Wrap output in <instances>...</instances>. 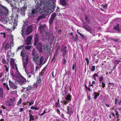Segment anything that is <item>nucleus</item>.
Instances as JSON below:
<instances>
[{
    "instance_id": "f257e3e1",
    "label": "nucleus",
    "mask_w": 121,
    "mask_h": 121,
    "mask_svg": "<svg viewBox=\"0 0 121 121\" xmlns=\"http://www.w3.org/2000/svg\"><path fill=\"white\" fill-rule=\"evenodd\" d=\"M32 56L33 58V60L35 63L37 64L36 66L35 72L38 71L39 67L40 68L45 63V62L43 63L44 60V57L42 56L39 58V54L37 53L35 48H33L32 52Z\"/></svg>"
},
{
    "instance_id": "f03ea898",
    "label": "nucleus",
    "mask_w": 121,
    "mask_h": 121,
    "mask_svg": "<svg viewBox=\"0 0 121 121\" xmlns=\"http://www.w3.org/2000/svg\"><path fill=\"white\" fill-rule=\"evenodd\" d=\"M55 0H50L46 4H44L43 9L48 13H51L54 11L55 7Z\"/></svg>"
},
{
    "instance_id": "7ed1b4c3",
    "label": "nucleus",
    "mask_w": 121,
    "mask_h": 121,
    "mask_svg": "<svg viewBox=\"0 0 121 121\" xmlns=\"http://www.w3.org/2000/svg\"><path fill=\"white\" fill-rule=\"evenodd\" d=\"M39 35L36 34L35 35L34 37V45H36V48L38 49L40 53L42 52V45L41 43H38L39 40Z\"/></svg>"
},
{
    "instance_id": "20e7f679",
    "label": "nucleus",
    "mask_w": 121,
    "mask_h": 121,
    "mask_svg": "<svg viewBox=\"0 0 121 121\" xmlns=\"http://www.w3.org/2000/svg\"><path fill=\"white\" fill-rule=\"evenodd\" d=\"M22 29L21 34L22 36L24 37L25 35H28L31 32L33 28L31 25H30L28 26L26 28V30L25 32V26H23L22 27Z\"/></svg>"
},
{
    "instance_id": "39448f33",
    "label": "nucleus",
    "mask_w": 121,
    "mask_h": 121,
    "mask_svg": "<svg viewBox=\"0 0 121 121\" xmlns=\"http://www.w3.org/2000/svg\"><path fill=\"white\" fill-rule=\"evenodd\" d=\"M83 25L84 28L89 32L93 36H95V30L94 29H93L92 28L89 26L85 22H83Z\"/></svg>"
},
{
    "instance_id": "423d86ee",
    "label": "nucleus",
    "mask_w": 121,
    "mask_h": 121,
    "mask_svg": "<svg viewBox=\"0 0 121 121\" xmlns=\"http://www.w3.org/2000/svg\"><path fill=\"white\" fill-rule=\"evenodd\" d=\"M57 15L56 13L54 12L51 15V17L49 20V23L50 27H52L53 26V23L55 18Z\"/></svg>"
},
{
    "instance_id": "0eeeda50",
    "label": "nucleus",
    "mask_w": 121,
    "mask_h": 121,
    "mask_svg": "<svg viewBox=\"0 0 121 121\" xmlns=\"http://www.w3.org/2000/svg\"><path fill=\"white\" fill-rule=\"evenodd\" d=\"M11 24H13V26L12 28H13V29H14L16 28L15 27L17 25L18 21V19L13 17L11 18Z\"/></svg>"
},
{
    "instance_id": "6e6552de",
    "label": "nucleus",
    "mask_w": 121,
    "mask_h": 121,
    "mask_svg": "<svg viewBox=\"0 0 121 121\" xmlns=\"http://www.w3.org/2000/svg\"><path fill=\"white\" fill-rule=\"evenodd\" d=\"M6 1L8 2L10 4V5L13 8L12 10H14L17 9L18 10V9L17 7L15 6H14V5L16 4V0H6Z\"/></svg>"
},
{
    "instance_id": "1a4fd4ad",
    "label": "nucleus",
    "mask_w": 121,
    "mask_h": 121,
    "mask_svg": "<svg viewBox=\"0 0 121 121\" xmlns=\"http://www.w3.org/2000/svg\"><path fill=\"white\" fill-rule=\"evenodd\" d=\"M22 61L23 68L26 70L27 68V66L29 62L28 56L26 57V58H23Z\"/></svg>"
},
{
    "instance_id": "9d476101",
    "label": "nucleus",
    "mask_w": 121,
    "mask_h": 121,
    "mask_svg": "<svg viewBox=\"0 0 121 121\" xmlns=\"http://www.w3.org/2000/svg\"><path fill=\"white\" fill-rule=\"evenodd\" d=\"M21 77L20 78L19 80L18 81V82L21 85H23L26 82V79L23 77L22 76L21 74H20Z\"/></svg>"
},
{
    "instance_id": "9b49d317",
    "label": "nucleus",
    "mask_w": 121,
    "mask_h": 121,
    "mask_svg": "<svg viewBox=\"0 0 121 121\" xmlns=\"http://www.w3.org/2000/svg\"><path fill=\"white\" fill-rule=\"evenodd\" d=\"M9 85L11 89L16 90L17 86L16 84L11 81L10 79H9Z\"/></svg>"
},
{
    "instance_id": "f8f14e48",
    "label": "nucleus",
    "mask_w": 121,
    "mask_h": 121,
    "mask_svg": "<svg viewBox=\"0 0 121 121\" xmlns=\"http://www.w3.org/2000/svg\"><path fill=\"white\" fill-rule=\"evenodd\" d=\"M4 48L5 51L8 50V53L11 52V46L9 43H7L5 44Z\"/></svg>"
},
{
    "instance_id": "ddd939ff",
    "label": "nucleus",
    "mask_w": 121,
    "mask_h": 121,
    "mask_svg": "<svg viewBox=\"0 0 121 121\" xmlns=\"http://www.w3.org/2000/svg\"><path fill=\"white\" fill-rule=\"evenodd\" d=\"M37 85L36 86V89L39 88L40 87L42 83L41 82V78L40 76H38L37 78Z\"/></svg>"
},
{
    "instance_id": "4468645a",
    "label": "nucleus",
    "mask_w": 121,
    "mask_h": 121,
    "mask_svg": "<svg viewBox=\"0 0 121 121\" xmlns=\"http://www.w3.org/2000/svg\"><path fill=\"white\" fill-rule=\"evenodd\" d=\"M67 48L66 46H63L61 50V51L62 52V56L64 58L67 52V51L66 49Z\"/></svg>"
},
{
    "instance_id": "2eb2a0df",
    "label": "nucleus",
    "mask_w": 121,
    "mask_h": 121,
    "mask_svg": "<svg viewBox=\"0 0 121 121\" xmlns=\"http://www.w3.org/2000/svg\"><path fill=\"white\" fill-rule=\"evenodd\" d=\"M32 36L30 35L28 37L25 41V44L27 45H29L31 43L32 39Z\"/></svg>"
},
{
    "instance_id": "dca6fc26",
    "label": "nucleus",
    "mask_w": 121,
    "mask_h": 121,
    "mask_svg": "<svg viewBox=\"0 0 121 121\" xmlns=\"http://www.w3.org/2000/svg\"><path fill=\"white\" fill-rule=\"evenodd\" d=\"M35 11L36 10L35 9H34L32 10L31 12H30L29 13L28 15L30 17L32 18L35 17L36 15L35 13Z\"/></svg>"
},
{
    "instance_id": "f3484780",
    "label": "nucleus",
    "mask_w": 121,
    "mask_h": 121,
    "mask_svg": "<svg viewBox=\"0 0 121 121\" xmlns=\"http://www.w3.org/2000/svg\"><path fill=\"white\" fill-rule=\"evenodd\" d=\"M20 55L23 58H26V57L28 56H27V51L24 49L21 52Z\"/></svg>"
},
{
    "instance_id": "a211bd4d",
    "label": "nucleus",
    "mask_w": 121,
    "mask_h": 121,
    "mask_svg": "<svg viewBox=\"0 0 121 121\" xmlns=\"http://www.w3.org/2000/svg\"><path fill=\"white\" fill-rule=\"evenodd\" d=\"M43 49H44V52L46 53L49 52V49L48 48L47 45L44 43L42 46Z\"/></svg>"
},
{
    "instance_id": "6ab92c4d",
    "label": "nucleus",
    "mask_w": 121,
    "mask_h": 121,
    "mask_svg": "<svg viewBox=\"0 0 121 121\" xmlns=\"http://www.w3.org/2000/svg\"><path fill=\"white\" fill-rule=\"evenodd\" d=\"M27 9V7H23L21 8L19 12L22 14L24 15L25 14V11Z\"/></svg>"
},
{
    "instance_id": "aec40b11",
    "label": "nucleus",
    "mask_w": 121,
    "mask_h": 121,
    "mask_svg": "<svg viewBox=\"0 0 121 121\" xmlns=\"http://www.w3.org/2000/svg\"><path fill=\"white\" fill-rule=\"evenodd\" d=\"M3 15L5 16H7L9 14V11L8 9L6 7H4V9H3Z\"/></svg>"
},
{
    "instance_id": "412c9836",
    "label": "nucleus",
    "mask_w": 121,
    "mask_h": 121,
    "mask_svg": "<svg viewBox=\"0 0 121 121\" xmlns=\"http://www.w3.org/2000/svg\"><path fill=\"white\" fill-rule=\"evenodd\" d=\"M113 29L117 31L118 32H120V30L119 28V24H117L114 26L113 27Z\"/></svg>"
},
{
    "instance_id": "4be33fe9",
    "label": "nucleus",
    "mask_w": 121,
    "mask_h": 121,
    "mask_svg": "<svg viewBox=\"0 0 121 121\" xmlns=\"http://www.w3.org/2000/svg\"><path fill=\"white\" fill-rule=\"evenodd\" d=\"M85 20L86 22L88 24H90L91 23L90 20L89 19V17L90 16H87L86 15H85Z\"/></svg>"
},
{
    "instance_id": "5701e85b",
    "label": "nucleus",
    "mask_w": 121,
    "mask_h": 121,
    "mask_svg": "<svg viewBox=\"0 0 121 121\" xmlns=\"http://www.w3.org/2000/svg\"><path fill=\"white\" fill-rule=\"evenodd\" d=\"M49 34L47 32L45 31L43 35V36L48 39H49Z\"/></svg>"
},
{
    "instance_id": "b1692460",
    "label": "nucleus",
    "mask_w": 121,
    "mask_h": 121,
    "mask_svg": "<svg viewBox=\"0 0 121 121\" xmlns=\"http://www.w3.org/2000/svg\"><path fill=\"white\" fill-rule=\"evenodd\" d=\"M71 108L69 107V106H67L66 108L67 112L66 113L68 114H72L73 112L72 111H70L69 110Z\"/></svg>"
},
{
    "instance_id": "393cba45",
    "label": "nucleus",
    "mask_w": 121,
    "mask_h": 121,
    "mask_svg": "<svg viewBox=\"0 0 121 121\" xmlns=\"http://www.w3.org/2000/svg\"><path fill=\"white\" fill-rule=\"evenodd\" d=\"M75 38H74V36H73L72 38V39L74 41H77L78 38V35L77 34H76L75 35Z\"/></svg>"
},
{
    "instance_id": "a878e982",
    "label": "nucleus",
    "mask_w": 121,
    "mask_h": 121,
    "mask_svg": "<svg viewBox=\"0 0 121 121\" xmlns=\"http://www.w3.org/2000/svg\"><path fill=\"white\" fill-rule=\"evenodd\" d=\"M65 99L67 101H70L71 100V96L69 94H68L65 98Z\"/></svg>"
},
{
    "instance_id": "bb28decb",
    "label": "nucleus",
    "mask_w": 121,
    "mask_h": 121,
    "mask_svg": "<svg viewBox=\"0 0 121 121\" xmlns=\"http://www.w3.org/2000/svg\"><path fill=\"white\" fill-rule=\"evenodd\" d=\"M4 6L1 5L0 6V16L1 15V14L3 13V9H4Z\"/></svg>"
},
{
    "instance_id": "cd10ccee",
    "label": "nucleus",
    "mask_w": 121,
    "mask_h": 121,
    "mask_svg": "<svg viewBox=\"0 0 121 121\" xmlns=\"http://www.w3.org/2000/svg\"><path fill=\"white\" fill-rule=\"evenodd\" d=\"M99 94L96 92H94L93 93V96L95 99H96L97 97L99 95Z\"/></svg>"
},
{
    "instance_id": "c85d7f7f",
    "label": "nucleus",
    "mask_w": 121,
    "mask_h": 121,
    "mask_svg": "<svg viewBox=\"0 0 121 121\" xmlns=\"http://www.w3.org/2000/svg\"><path fill=\"white\" fill-rule=\"evenodd\" d=\"M3 89L2 87L0 88V96L1 98L3 97Z\"/></svg>"
},
{
    "instance_id": "c756f323",
    "label": "nucleus",
    "mask_w": 121,
    "mask_h": 121,
    "mask_svg": "<svg viewBox=\"0 0 121 121\" xmlns=\"http://www.w3.org/2000/svg\"><path fill=\"white\" fill-rule=\"evenodd\" d=\"M65 0H60V2L63 5L65 6L66 5Z\"/></svg>"
},
{
    "instance_id": "7c9ffc66",
    "label": "nucleus",
    "mask_w": 121,
    "mask_h": 121,
    "mask_svg": "<svg viewBox=\"0 0 121 121\" xmlns=\"http://www.w3.org/2000/svg\"><path fill=\"white\" fill-rule=\"evenodd\" d=\"M34 116L32 115H30L29 116L30 120L29 121H33L34 120Z\"/></svg>"
},
{
    "instance_id": "2f4dec72",
    "label": "nucleus",
    "mask_w": 121,
    "mask_h": 121,
    "mask_svg": "<svg viewBox=\"0 0 121 121\" xmlns=\"http://www.w3.org/2000/svg\"><path fill=\"white\" fill-rule=\"evenodd\" d=\"M68 92L66 90H65L63 92V93L62 94V95L64 97H65L66 96V95L68 93Z\"/></svg>"
},
{
    "instance_id": "473e14b6",
    "label": "nucleus",
    "mask_w": 121,
    "mask_h": 121,
    "mask_svg": "<svg viewBox=\"0 0 121 121\" xmlns=\"http://www.w3.org/2000/svg\"><path fill=\"white\" fill-rule=\"evenodd\" d=\"M2 63L4 64H8V62H7L5 60V58H3L2 59Z\"/></svg>"
},
{
    "instance_id": "72a5a7b5",
    "label": "nucleus",
    "mask_w": 121,
    "mask_h": 121,
    "mask_svg": "<svg viewBox=\"0 0 121 121\" xmlns=\"http://www.w3.org/2000/svg\"><path fill=\"white\" fill-rule=\"evenodd\" d=\"M96 77H98V74H97L96 73H95L93 76V77L94 78V79L96 81V79L95 78Z\"/></svg>"
},
{
    "instance_id": "f704fd0d",
    "label": "nucleus",
    "mask_w": 121,
    "mask_h": 121,
    "mask_svg": "<svg viewBox=\"0 0 121 121\" xmlns=\"http://www.w3.org/2000/svg\"><path fill=\"white\" fill-rule=\"evenodd\" d=\"M32 88V86H29L27 87L26 88V91H28L29 90H31Z\"/></svg>"
},
{
    "instance_id": "c9c22d12",
    "label": "nucleus",
    "mask_w": 121,
    "mask_h": 121,
    "mask_svg": "<svg viewBox=\"0 0 121 121\" xmlns=\"http://www.w3.org/2000/svg\"><path fill=\"white\" fill-rule=\"evenodd\" d=\"M45 71L44 70H43V69H42L40 73L39 74V76L42 77V76L43 75V74L45 72Z\"/></svg>"
},
{
    "instance_id": "e433bc0d",
    "label": "nucleus",
    "mask_w": 121,
    "mask_h": 121,
    "mask_svg": "<svg viewBox=\"0 0 121 121\" xmlns=\"http://www.w3.org/2000/svg\"><path fill=\"white\" fill-rule=\"evenodd\" d=\"M13 102L10 101L7 103V105L8 106H10L12 105H13Z\"/></svg>"
},
{
    "instance_id": "4c0bfd02",
    "label": "nucleus",
    "mask_w": 121,
    "mask_h": 121,
    "mask_svg": "<svg viewBox=\"0 0 121 121\" xmlns=\"http://www.w3.org/2000/svg\"><path fill=\"white\" fill-rule=\"evenodd\" d=\"M120 62V60H116L114 61V64L115 65H117L119 64Z\"/></svg>"
},
{
    "instance_id": "58836bf2",
    "label": "nucleus",
    "mask_w": 121,
    "mask_h": 121,
    "mask_svg": "<svg viewBox=\"0 0 121 121\" xmlns=\"http://www.w3.org/2000/svg\"><path fill=\"white\" fill-rule=\"evenodd\" d=\"M76 63V62H75ZM75 68V71H76V63H75L73 65V66H72V69L73 70Z\"/></svg>"
},
{
    "instance_id": "ea45409f",
    "label": "nucleus",
    "mask_w": 121,
    "mask_h": 121,
    "mask_svg": "<svg viewBox=\"0 0 121 121\" xmlns=\"http://www.w3.org/2000/svg\"><path fill=\"white\" fill-rule=\"evenodd\" d=\"M14 60L13 58H11L10 60V64H14Z\"/></svg>"
},
{
    "instance_id": "a19ab883",
    "label": "nucleus",
    "mask_w": 121,
    "mask_h": 121,
    "mask_svg": "<svg viewBox=\"0 0 121 121\" xmlns=\"http://www.w3.org/2000/svg\"><path fill=\"white\" fill-rule=\"evenodd\" d=\"M45 26V25H41L39 26V28L40 29H44V27Z\"/></svg>"
},
{
    "instance_id": "79ce46f5",
    "label": "nucleus",
    "mask_w": 121,
    "mask_h": 121,
    "mask_svg": "<svg viewBox=\"0 0 121 121\" xmlns=\"http://www.w3.org/2000/svg\"><path fill=\"white\" fill-rule=\"evenodd\" d=\"M22 48L21 47V46L20 45L17 48L16 50V52H18L21 49H22Z\"/></svg>"
},
{
    "instance_id": "37998d69",
    "label": "nucleus",
    "mask_w": 121,
    "mask_h": 121,
    "mask_svg": "<svg viewBox=\"0 0 121 121\" xmlns=\"http://www.w3.org/2000/svg\"><path fill=\"white\" fill-rule=\"evenodd\" d=\"M31 47V46H27L25 47V48L26 50L30 49Z\"/></svg>"
},
{
    "instance_id": "c03bdc74",
    "label": "nucleus",
    "mask_w": 121,
    "mask_h": 121,
    "mask_svg": "<svg viewBox=\"0 0 121 121\" xmlns=\"http://www.w3.org/2000/svg\"><path fill=\"white\" fill-rule=\"evenodd\" d=\"M22 99L21 98H20L19 100L18 101V102H17V105H19L20 104L22 101Z\"/></svg>"
},
{
    "instance_id": "a18cd8bd",
    "label": "nucleus",
    "mask_w": 121,
    "mask_h": 121,
    "mask_svg": "<svg viewBox=\"0 0 121 121\" xmlns=\"http://www.w3.org/2000/svg\"><path fill=\"white\" fill-rule=\"evenodd\" d=\"M30 108L32 109H35V110H38L39 109V108H36V107H34L33 106H31Z\"/></svg>"
},
{
    "instance_id": "49530a36",
    "label": "nucleus",
    "mask_w": 121,
    "mask_h": 121,
    "mask_svg": "<svg viewBox=\"0 0 121 121\" xmlns=\"http://www.w3.org/2000/svg\"><path fill=\"white\" fill-rule=\"evenodd\" d=\"M95 66H93L91 68V70L93 72L94 71L95 69Z\"/></svg>"
},
{
    "instance_id": "de8ad7c7",
    "label": "nucleus",
    "mask_w": 121,
    "mask_h": 121,
    "mask_svg": "<svg viewBox=\"0 0 121 121\" xmlns=\"http://www.w3.org/2000/svg\"><path fill=\"white\" fill-rule=\"evenodd\" d=\"M34 104V101L33 100H32L31 102H29V106L33 104Z\"/></svg>"
},
{
    "instance_id": "09e8293b",
    "label": "nucleus",
    "mask_w": 121,
    "mask_h": 121,
    "mask_svg": "<svg viewBox=\"0 0 121 121\" xmlns=\"http://www.w3.org/2000/svg\"><path fill=\"white\" fill-rule=\"evenodd\" d=\"M42 39L43 41H44L46 40L47 39H48L43 36Z\"/></svg>"
},
{
    "instance_id": "8fccbe9b",
    "label": "nucleus",
    "mask_w": 121,
    "mask_h": 121,
    "mask_svg": "<svg viewBox=\"0 0 121 121\" xmlns=\"http://www.w3.org/2000/svg\"><path fill=\"white\" fill-rule=\"evenodd\" d=\"M58 107H60V104L59 103L56 102L55 104Z\"/></svg>"
},
{
    "instance_id": "3c124183",
    "label": "nucleus",
    "mask_w": 121,
    "mask_h": 121,
    "mask_svg": "<svg viewBox=\"0 0 121 121\" xmlns=\"http://www.w3.org/2000/svg\"><path fill=\"white\" fill-rule=\"evenodd\" d=\"M85 60L87 62V65H88L89 62V60L87 58H86L85 59Z\"/></svg>"
},
{
    "instance_id": "603ef678",
    "label": "nucleus",
    "mask_w": 121,
    "mask_h": 121,
    "mask_svg": "<svg viewBox=\"0 0 121 121\" xmlns=\"http://www.w3.org/2000/svg\"><path fill=\"white\" fill-rule=\"evenodd\" d=\"M66 62V61L65 60V58H64V59H63V60H62V63L63 64H65V63Z\"/></svg>"
},
{
    "instance_id": "864d4df0",
    "label": "nucleus",
    "mask_w": 121,
    "mask_h": 121,
    "mask_svg": "<svg viewBox=\"0 0 121 121\" xmlns=\"http://www.w3.org/2000/svg\"><path fill=\"white\" fill-rule=\"evenodd\" d=\"M10 57V56H8L7 58V60H6L7 61H6L7 62H8V65H9V60Z\"/></svg>"
},
{
    "instance_id": "5fc2aeb1",
    "label": "nucleus",
    "mask_w": 121,
    "mask_h": 121,
    "mask_svg": "<svg viewBox=\"0 0 121 121\" xmlns=\"http://www.w3.org/2000/svg\"><path fill=\"white\" fill-rule=\"evenodd\" d=\"M4 67L5 68V69L6 71L7 72L9 71V69L7 67L6 65H5L4 66Z\"/></svg>"
},
{
    "instance_id": "6e6d98bb",
    "label": "nucleus",
    "mask_w": 121,
    "mask_h": 121,
    "mask_svg": "<svg viewBox=\"0 0 121 121\" xmlns=\"http://www.w3.org/2000/svg\"><path fill=\"white\" fill-rule=\"evenodd\" d=\"M25 109V108H20V112H22Z\"/></svg>"
},
{
    "instance_id": "4d7b16f0",
    "label": "nucleus",
    "mask_w": 121,
    "mask_h": 121,
    "mask_svg": "<svg viewBox=\"0 0 121 121\" xmlns=\"http://www.w3.org/2000/svg\"><path fill=\"white\" fill-rule=\"evenodd\" d=\"M105 84L103 82H102V87L103 88H104V87L105 86Z\"/></svg>"
},
{
    "instance_id": "13d9d810",
    "label": "nucleus",
    "mask_w": 121,
    "mask_h": 121,
    "mask_svg": "<svg viewBox=\"0 0 121 121\" xmlns=\"http://www.w3.org/2000/svg\"><path fill=\"white\" fill-rule=\"evenodd\" d=\"M99 81H102L103 80V77H99Z\"/></svg>"
},
{
    "instance_id": "bf43d9fd",
    "label": "nucleus",
    "mask_w": 121,
    "mask_h": 121,
    "mask_svg": "<svg viewBox=\"0 0 121 121\" xmlns=\"http://www.w3.org/2000/svg\"><path fill=\"white\" fill-rule=\"evenodd\" d=\"M60 49V45H58L57 46V48L56 50L58 51Z\"/></svg>"
},
{
    "instance_id": "052dcab7",
    "label": "nucleus",
    "mask_w": 121,
    "mask_h": 121,
    "mask_svg": "<svg viewBox=\"0 0 121 121\" xmlns=\"http://www.w3.org/2000/svg\"><path fill=\"white\" fill-rule=\"evenodd\" d=\"M42 18V17L41 16H40L38 17V18L37 19V21H38L39 20L41 19V18Z\"/></svg>"
},
{
    "instance_id": "680f3d73",
    "label": "nucleus",
    "mask_w": 121,
    "mask_h": 121,
    "mask_svg": "<svg viewBox=\"0 0 121 121\" xmlns=\"http://www.w3.org/2000/svg\"><path fill=\"white\" fill-rule=\"evenodd\" d=\"M113 41L115 42H118L119 41V40L117 39H113Z\"/></svg>"
},
{
    "instance_id": "e2e57ef3",
    "label": "nucleus",
    "mask_w": 121,
    "mask_h": 121,
    "mask_svg": "<svg viewBox=\"0 0 121 121\" xmlns=\"http://www.w3.org/2000/svg\"><path fill=\"white\" fill-rule=\"evenodd\" d=\"M87 100L88 101L90 100L91 99L90 96H88L87 97Z\"/></svg>"
},
{
    "instance_id": "0e129e2a",
    "label": "nucleus",
    "mask_w": 121,
    "mask_h": 121,
    "mask_svg": "<svg viewBox=\"0 0 121 121\" xmlns=\"http://www.w3.org/2000/svg\"><path fill=\"white\" fill-rule=\"evenodd\" d=\"M12 68L14 69L15 67L14 66V64H10Z\"/></svg>"
},
{
    "instance_id": "69168bd1",
    "label": "nucleus",
    "mask_w": 121,
    "mask_h": 121,
    "mask_svg": "<svg viewBox=\"0 0 121 121\" xmlns=\"http://www.w3.org/2000/svg\"><path fill=\"white\" fill-rule=\"evenodd\" d=\"M6 88L7 89V90L8 91H9V90L10 89L8 86V84H7L6 86Z\"/></svg>"
},
{
    "instance_id": "338daca9",
    "label": "nucleus",
    "mask_w": 121,
    "mask_h": 121,
    "mask_svg": "<svg viewBox=\"0 0 121 121\" xmlns=\"http://www.w3.org/2000/svg\"><path fill=\"white\" fill-rule=\"evenodd\" d=\"M64 102V104L65 105H66L68 102V101H63Z\"/></svg>"
},
{
    "instance_id": "774afa93",
    "label": "nucleus",
    "mask_w": 121,
    "mask_h": 121,
    "mask_svg": "<svg viewBox=\"0 0 121 121\" xmlns=\"http://www.w3.org/2000/svg\"><path fill=\"white\" fill-rule=\"evenodd\" d=\"M3 38H6V33L5 32H4L3 33Z\"/></svg>"
}]
</instances>
